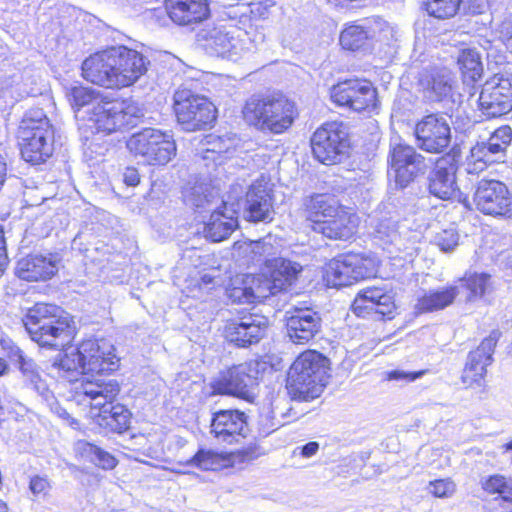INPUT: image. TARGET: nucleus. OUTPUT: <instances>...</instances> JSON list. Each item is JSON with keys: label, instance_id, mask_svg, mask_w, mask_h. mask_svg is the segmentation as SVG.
Here are the masks:
<instances>
[{"label": "nucleus", "instance_id": "obj_31", "mask_svg": "<svg viewBox=\"0 0 512 512\" xmlns=\"http://www.w3.org/2000/svg\"><path fill=\"white\" fill-rule=\"evenodd\" d=\"M223 208L227 211H222L218 206L211 212L209 220L204 222L203 233L204 236L213 241L220 242L232 234L238 226L237 217L234 216V210H227L226 203L221 200Z\"/></svg>", "mask_w": 512, "mask_h": 512}, {"label": "nucleus", "instance_id": "obj_35", "mask_svg": "<svg viewBox=\"0 0 512 512\" xmlns=\"http://www.w3.org/2000/svg\"><path fill=\"white\" fill-rule=\"evenodd\" d=\"M305 206L307 219L313 222L314 226H318L319 223L330 217H335L344 209L336 197L331 194H316L310 197Z\"/></svg>", "mask_w": 512, "mask_h": 512}, {"label": "nucleus", "instance_id": "obj_2", "mask_svg": "<svg viewBox=\"0 0 512 512\" xmlns=\"http://www.w3.org/2000/svg\"><path fill=\"white\" fill-rule=\"evenodd\" d=\"M120 392V386L115 380L89 379L77 387V393L89 400L91 408L99 410V425L116 433H123L130 426L131 413L117 403L113 404Z\"/></svg>", "mask_w": 512, "mask_h": 512}, {"label": "nucleus", "instance_id": "obj_24", "mask_svg": "<svg viewBox=\"0 0 512 512\" xmlns=\"http://www.w3.org/2000/svg\"><path fill=\"white\" fill-rule=\"evenodd\" d=\"M245 218L251 222H267L273 219V198L269 181L258 179L246 194Z\"/></svg>", "mask_w": 512, "mask_h": 512}, {"label": "nucleus", "instance_id": "obj_41", "mask_svg": "<svg viewBox=\"0 0 512 512\" xmlns=\"http://www.w3.org/2000/svg\"><path fill=\"white\" fill-rule=\"evenodd\" d=\"M490 275L486 273H472L465 274L463 278L459 279L461 287H465L468 291L466 300L473 302L481 299L490 289Z\"/></svg>", "mask_w": 512, "mask_h": 512}, {"label": "nucleus", "instance_id": "obj_30", "mask_svg": "<svg viewBox=\"0 0 512 512\" xmlns=\"http://www.w3.org/2000/svg\"><path fill=\"white\" fill-rule=\"evenodd\" d=\"M122 108L117 101H105L104 99L93 108L87 121L90 128L97 132L111 134L125 129V121Z\"/></svg>", "mask_w": 512, "mask_h": 512}, {"label": "nucleus", "instance_id": "obj_34", "mask_svg": "<svg viewBox=\"0 0 512 512\" xmlns=\"http://www.w3.org/2000/svg\"><path fill=\"white\" fill-rule=\"evenodd\" d=\"M460 286L450 285L440 289H430L418 298L415 309L419 313L442 310L452 305L459 295Z\"/></svg>", "mask_w": 512, "mask_h": 512}, {"label": "nucleus", "instance_id": "obj_33", "mask_svg": "<svg viewBox=\"0 0 512 512\" xmlns=\"http://www.w3.org/2000/svg\"><path fill=\"white\" fill-rule=\"evenodd\" d=\"M356 227L355 217L343 209L335 217H330L313 229L330 239L347 240L355 234Z\"/></svg>", "mask_w": 512, "mask_h": 512}, {"label": "nucleus", "instance_id": "obj_18", "mask_svg": "<svg viewBox=\"0 0 512 512\" xmlns=\"http://www.w3.org/2000/svg\"><path fill=\"white\" fill-rule=\"evenodd\" d=\"M419 147L429 153H441L451 141V129L447 118L439 113L426 115L415 128Z\"/></svg>", "mask_w": 512, "mask_h": 512}, {"label": "nucleus", "instance_id": "obj_23", "mask_svg": "<svg viewBox=\"0 0 512 512\" xmlns=\"http://www.w3.org/2000/svg\"><path fill=\"white\" fill-rule=\"evenodd\" d=\"M287 335L295 344H307L321 329V316L311 308H298L288 312Z\"/></svg>", "mask_w": 512, "mask_h": 512}, {"label": "nucleus", "instance_id": "obj_52", "mask_svg": "<svg viewBox=\"0 0 512 512\" xmlns=\"http://www.w3.org/2000/svg\"><path fill=\"white\" fill-rule=\"evenodd\" d=\"M118 105L122 108V115L124 116L125 128L135 125V120L144 116L142 107L135 101H117Z\"/></svg>", "mask_w": 512, "mask_h": 512}, {"label": "nucleus", "instance_id": "obj_39", "mask_svg": "<svg viewBox=\"0 0 512 512\" xmlns=\"http://www.w3.org/2000/svg\"><path fill=\"white\" fill-rule=\"evenodd\" d=\"M240 249H242L244 253L250 254L252 262H264L266 268L269 266L270 261L275 259L274 256L277 254V247L273 245L271 237H265L258 241L244 244Z\"/></svg>", "mask_w": 512, "mask_h": 512}, {"label": "nucleus", "instance_id": "obj_60", "mask_svg": "<svg viewBox=\"0 0 512 512\" xmlns=\"http://www.w3.org/2000/svg\"><path fill=\"white\" fill-rule=\"evenodd\" d=\"M318 450H319V443L312 441V442H309L301 447V455L303 457L309 458V457H312L313 455H315Z\"/></svg>", "mask_w": 512, "mask_h": 512}, {"label": "nucleus", "instance_id": "obj_62", "mask_svg": "<svg viewBox=\"0 0 512 512\" xmlns=\"http://www.w3.org/2000/svg\"><path fill=\"white\" fill-rule=\"evenodd\" d=\"M0 257H7L6 256L5 239H4V231H3V228L1 225H0Z\"/></svg>", "mask_w": 512, "mask_h": 512}, {"label": "nucleus", "instance_id": "obj_4", "mask_svg": "<svg viewBox=\"0 0 512 512\" xmlns=\"http://www.w3.org/2000/svg\"><path fill=\"white\" fill-rule=\"evenodd\" d=\"M328 359L313 350L300 354L291 365L287 389L295 400L309 401L320 396L328 379Z\"/></svg>", "mask_w": 512, "mask_h": 512}, {"label": "nucleus", "instance_id": "obj_54", "mask_svg": "<svg viewBox=\"0 0 512 512\" xmlns=\"http://www.w3.org/2000/svg\"><path fill=\"white\" fill-rule=\"evenodd\" d=\"M242 32L245 33V35L241 36L242 39H245V41L243 42L244 45L250 47L246 48L244 52L257 49L259 45H261L265 41L264 33L258 31L257 29L250 28V30H242Z\"/></svg>", "mask_w": 512, "mask_h": 512}, {"label": "nucleus", "instance_id": "obj_64", "mask_svg": "<svg viewBox=\"0 0 512 512\" xmlns=\"http://www.w3.org/2000/svg\"><path fill=\"white\" fill-rule=\"evenodd\" d=\"M7 371V364L6 362L0 358V376L4 375Z\"/></svg>", "mask_w": 512, "mask_h": 512}, {"label": "nucleus", "instance_id": "obj_15", "mask_svg": "<svg viewBox=\"0 0 512 512\" xmlns=\"http://www.w3.org/2000/svg\"><path fill=\"white\" fill-rule=\"evenodd\" d=\"M457 164L450 155L439 158L429 176L430 193L442 200L467 202V195L460 191L457 181Z\"/></svg>", "mask_w": 512, "mask_h": 512}, {"label": "nucleus", "instance_id": "obj_61", "mask_svg": "<svg viewBox=\"0 0 512 512\" xmlns=\"http://www.w3.org/2000/svg\"><path fill=\"white\" fill-rule=\"evenodd\" d=\"M395 29L388 24H385V28L382 30L383 39L389 41L395 39Z\"/></svg>", "mask_w": 512, "mask_h": 512}, {"label": "nucleus", "instance_id": "obj_44", "mask_svg": "<svg viewBox=\"0 0 512 512\" xmlns=\"http://www.w3.org/2000/svg\"><path fill=\"white\" fill-rule=\"evenodd\" d=\"M247 284L250 285V288L253 291L255 303L261 302L271 295H275L280 292L274 288V282L268 274L259 276L247 275Z\"/></svg>", "mask_w": 512, "mask_h": 512}, {"label": "nucleus", "instance_id": "obj_45", "mask_svg": "<svg viewBox=\"0 0 512 512\" xmlns=\"http://www.w3.org/2000/svg\"><path fill=\"white\" fill-rule=\"evenodd\" d=\"M462 0H423L425 9L429 15L438 19L454 17Z\"/></svg>", "mask_w": 512, "mask_h": 512}, {"label": "nucleus", "instance_id": "obj_57", "mask_svg": "<svg viewBox=\"0 0 512 512\" xmlns=\"http://www.w3.org/2000/svg\"><path fill=\"white\" fill-rule=\"evenodd\" d=\"M29 488L35 496H45L50 490V483L47 478L35 476L30 480Z\"/></svg>", "mask_w": 512, "mask_h": 512}, {"label": "nucleus", "instance_id": "obj_22", "mask_svg": "<svg viewBox=\"0 0 512 512\" xmlns=\"http://www.w3.org/2000/svg\"><path fill=\"white\" fill-rule=\"evenodd\" d=\"M424 96L431 102H460L461 95L456 92L457 81L447 68H434L420 80Z\"/></svg>", "mask_w": 512, "mask_h": 512}, {"label": "nucleus", "instance_id": "obj_7", "mask_svg": "<svg viewBox=\"0 0 512 512\" xmlns=\"http://www.w3.org/2000/svg\"><path fill=\"white\" fill-rule=\"evenodd\" d=\"M174 110L179 124L187 131L211 126L217 117L216 107L208 98L188 89H179L175 92Z\"/></svg>", "mask_w": 512, "mask_h": 512}, {"label": "nucleus", "instance_id": "obj_50", "mask_svg": "<svg viewBox=\"0 0 512 512\" xmlns=\"http://www.w3.org/2000/svg\"><path fill=\"white\" fill-rule=\"evenodd\" d=\"M228 297L235 303L240 304H251L255 303L253 297V291L250 285L247 284V275L242 279V285H233L227 290Z\"/></svg>", "mask_w": 512, "mask_h": 512}, {"label": "nucleus", "instance_id": "obj_43", "mask_svg": "<svg viewBox=\"0 0 512 512\" xmlns=\"http://www.w3.org/2000/svg\"><path fill=\"white\" fill-rule=\"evenodd\" d=\"M368 40V32L363 26L351 24L340 34V44L343 49L356 51L363 47Z\"/></svg>", "mask_w": 512, "mask_h": 512}, {"label": "nucleus", "instance_id": "obj_42", "mask_svg": "<svg viewBox=\"0 0 512 512\" xmlns=\"http://www.w3.org/2000/svg\"><path fill=\"white\" fill-rule=\"evenodd\" d=\"M202 146L205 154L204 159H212L217 161L218 157L214 155H221L223 153H229L236 147V140L230 136H219L210 134L207 135L202 141Z\"/></svg>", "mask_w": 512, "mask_h": 512}, {"label": "nucleus", "instance_id": "obj_32", "mask_svg": "<svg viewBox=\"0 0 512 512\" xmlns=\"http://www.w3.org/2000/svg\"><path fill=\"white\" fill-rule=\"evenodd\" d=\"M183 198L186 205L193 208L197 213L212 211L217 207L219 201L218 191L211 184L203 181H196L185 187Z\"/></svg>", "mask_w": 512, "mask_h": 512}, {"label": "nucleus", "instance_id": "obj_47", "mask_svg": "<svg viewBox=\"0 0 512 512\" xmlns=\"http://www.w3.org/2000/svg\"><path fill=\"white\" fill-rule=\"evenodd\" d=\"M458 64L465 77L473 81L481 77L482 64L479 54L475 50H463L458 57Z\"/></svg>", "mask_w": 512, "mask_h": 512}, {"label": "nucleus", "instance_id": "obj_3", "mask_svg": "<svg viewBox=\"0 0 512 512\" xmlns=\"http://www.w3.org/2000/svg\"><path fill=\"white\" fill-rule=\"evenodd\" d=\"M23 322L31 339L41 346L58 349L71 341V321L56 305L36 303L27 311Z\"/></svg>", "mask_w": 512, "mask_h": 512}, {"label": "nucleus", "instance_id": "obj_16", "mask_svg": "<svg viewBox=\"0 0 512 512\" xmlns=\"http://www.w3.org/2000/svg\"><path fill=\"white\" fill-rule=\"evenodd\" d=\"M115 349L107 340L88 339L78 346L82 361V373L85 375H101L114 371L118 367Z\"/></svg>", "mask_w": 512, "mask_h": 512}, {"label": "nucleus", "instance_id": "obj_14", "mask_svg": "<svg viewBox=\"0 0 512 512\" xmlns=\"http://www.w3.org/2000/svg\"><path fill=\"white\" fill-rule=\"evenodd\" d=\"M474 202L484 214L512 217V194L501 181L481 179L474 193Z\"/></svg>", "mask_w": 512, "mask_h": 512}, {"label": "nucleus", "instance_id": "obj_55", "mask_svg": "<svg viewBox=\"0 0 512 512\" xmlns=\"http://www.w3.org/2000/svg\"><path fill=\"white\" fill-rule=\"evenodd\" d=\"M377 234L380 239L391 244H395L400 239L393 223H380L377 229Z\"/></svg>", "mask_w": 512, "mask_h": 512}, {"label": "nucleus", "instance_id": "obj_56", "mask_svg": "<svg viewBox=\"0 0 512 512\" xmlns=\"http://www.w3.org/2000/svg\"><path fill=\"white\" fill-rule=\"evenodd\" d=\"M498 37L502 43L512 49V18L505 19L497 29Z\"/></svg>", "mask_w": 512, "mask_h": 512}, {"label": "nucleus", "instance_id": "obj_11", "mask_svg": "<svg viewBox=\"0 0 512 512\" xmlns=\"http://www.w3.org/2000/svg\"><path fill=\"white\" fill-rule=\"evenodd\" d=\"M331 98L338 106L356 112L375 111L379 108L377 89L365 79H349L339 82L331 89Z\"/></svg>", "mask_w": 512, "mask_h": 512}, {"label": "nucleus", "instance_id": "obj_25", "mask_svg": "<svg viewBox=\"0 0 512 512\" xmlns=\"http://www.w3.org/2000/svg\"><path fill=\"white\" fill-rule=\"evenodd\" d=\"M267 327L268 320L263 316H244L226 325L225 337L238 347H246L259 342L264 337Z\"/></svg>", "mask_w": 512, "mask_h": 512}, {"label": "nucleus", "instance_id": "obj_21", "mask_svg": "<svg viewBox=\"0 0 512 512\" xmlns=\"http://www.w3.org/2000/svg\"><path fill=\"white\" fill-rule=\"evenodd\" d=\"M211 434L220 442L237 443L248 433L247 416L237 409H223L213 413Z\"/></svg>", "mask_w": 512, "mask_h": 512}, {"label": "nucleus", "instance_id": "obj_9", "mask_svg": "<svg viewBox=\"0 0 512 512\" xmlns=\"http://www.w3.org/2000/svg\"><path fill=\"white\" fill-rule=\"evenodd\" d=\"M379 261L374 255L343 254L328 264L327 276L333 286H350L355 282L375 277Z\"/></svg>", "mask_w": 512, "mask_h": 512}, {"label": "nucleus", "instance_id": "obj_20", "mask_svg": "<svg viewBox=\"0 0 512 512\" xmlns=\"http://www.w3.org/2000/svg\"><path fill=\"white\" fill-rule=\"evenodd\" d=\"M500 336L499 330L491 331L475 350L469 352L461 377L464 384L472 386L480 384L484 379L487 367L493 362V354Z\"/></svg>", "mask_w": 512, "mask_h": 512}, {"label": "nucleus", "instance_id": "obj_17", "mask_svg": "<svg viewBox=\"0 0 512 512\" xmlns=\"http://www.w3.org/2000/svg\"><path fill=\"white\" fill-rule=\"evenodd\" d=\"M260 364L256 361L241 363L230 368L213 385L219 394H230L244 399L252 396V388L260 375Z\"/></svg>", "mask_w": 512, "mask_h": 512}, {"label": "nucleus", "instance_id": "obj_27", "mask_svg": "<svg viewBox=\"0 0 512 512\" xmlns=\"http://www.w3.org/2000/svg\"><path fill=\"white\" fill-rule=\"evenodd\" d=\"M352 307L359 316L367 310L388 319L393 318L396 309L393 296L383 288L377 287L363 290L354 300Z\"/></svg>", "mask_w": 512, "mask_h": 512}, {"label": "nucleus", "instance_id": "obj_51", "mask_svg": "<svg viewBox=\"0 0 512 512\" xmlns=\"http://www.w3.org/2000/svg\"><path fill=\"white\" fill-rule=\"evenodd\" d=\"M428 490L437 498H449L456 492V484L450 478L437 479L429 483Z\"/></svg>", "mask_w": 512, "mask_h": 512}, {"label": "nucleus", "instance_id": "obj_40", "mask_svg": "<svg viewBox=\"0 0 512 512\" xmlns=\"http://www.w3.org/2000/svg\"><path fill=\"white\" fill-rule=\"evenodd\" d=\"M483 490L490 495H497L495 499H501L511 506L512 512V478L495 474L482 480Z\"/></svg>", "mask_w": 512, "mask_h": 512}, {"label": "nucleus", "instance_id": "obj_12", "mask_svg": "<svg viewBox=\"0 0 512 512\" xmlns=\"http://www.w3.org/2000/svg\"><path fill=\"white\" fill-rule=\"evenodd\" d=\"M479 108L490 118L500 117L512 110V77L496 74L487 80L479 95Z\"/></svg>", "mask_w": 512, "mask_h": 512}, {"label": "nucleus", "instance_id": "obj_29", "mask_svg": "<svg viewBox=\"0 0 512 512\" xmlns=\"http://www.w3.org/2000/svg\"><path fill=\"white\" fill-rule=\"evenodd\" d=\"M58 262L57 255L31 254L18 261L16 274L26 281H44L57 272Z\"/></svg>", "mask_w": 512, "mask_h": 512}, {"label": "nucleus", "instance_id": "obj_5", "mask_svg": "<svg viewBox=\"0 0 512 512\" xmlns=\"http://www.w3.org/2000/svg\"><path fill=\"white\" fill-rule=\"evenodd\" d=\"M245 121L261 131L280 134L294 121L295 107L282 94L252 96L243 108Z\"/></svg>", "mask_w": 512, "mask_h": 512}, {"label": "nucleus", "instance_id": "obj_10", "mask_svg": "<svg viewBox=\"0 0 512 512\" xmlns=\"http://www.w3.org/2000/svg\"><path fill=\"white\" fill-rule=\"evenodd\" d=\"M127 148L149 165H165L176 154L172 136L153 128L132 135L127 141Z\"/></svg>", "mask_w": 512, "mask_h": 512}, {"label": "nucleus", "instance_id": "obj_1", "mask_svg": "<svg viewBox=\"0 0 512 512\" xmlns=\"http://www.w3.org/2000/svg\"><path fill=\"white\" fill-rule=\"evenodd\" d=\"M149 60L126 46H113L87 57L81 65L82 76L92 84L105 88L133 85L148 70Z\"/></svg>", "mask_w": 512, "mask_h": 512}, {"label": "nucleus", "instance_id": "obj_6", "mask_svg": "<svg viewBox=\"0 0 512 512\" xmlns=\"http://www.w3.org/2000/svg\"><path fill=\"white\" fill-rule=\"evenodd\" d=\"M21 155L26 162L41 164L53 154L54 130L42 109L26 113L18 132Z\"/></svg>", "mask_w": 512, "mask_h": 512}, {"label": "nucleus", "instance_id": "obj_58", "mask_svg": "<svg viewBox=\"0 0 512 512\" xmlns=\"http://www.w3.org/2000/svg\"><path fill=\"white\" fill-rule=\"evenodd\" d=\"M423 371L420 372H406L403 370H393L387 374V379L391 381L400 382H412L423 375Z\"/></svg>", "mask_w": 512, "mask_h": 512}, {"label": "nucleus", "instance_id": "obj_28", "mask_svg": "<svg viewBox=\"0 0 512 512\" xmlns=\"http://www.w3.org/2000/svg\"><path fill=\"white\" fill-rule=\"evenodd\" d=\"M165 9L171 21L180 26L200 23L210 13L206 0H165Z\"/></svg>", "mask_w": 512, "mask_h": 512}, {"label": "nucleus", "instance_id": "obj_59", "mask_svg": "<svg viewBox=\"0 0 512 512\" xmlns=\"http://www.w3.org/2000/svg\"><path fill=\"white\" fill-rule=\"evenodd\" d=\"M123 181L128 186H136L140 182L138 170L134 167H127L123 173Z\"/></svg>", "mask_w": 512, "mask_h": 512}, {"label": "nucleus", "instance_id": "obj_48", "mask_svg": "<svg viewBox=\"0 0 512 512\" xmlns=\"http://www.w3.org/2000/svg\"><path fill=\"white\" fill-rule=\"evenodd\" d=\"M225 457L213 450L200 449L188 464L198 467L202 470H218L225 466Z\"/></svg>", "mask_w": 512, "mask_h": 512}, {"label": "nucleus", "instance_id": "obj_46", "mask_svg": "<svg viewBox=\"0 0 512 512\" xmlns=\"http://www.w3.org/2000/svg\"><path fill=\"white\" fill-rule=\"evenodd\" d=\"M79 447L84 456L103 469H113L117 464V460L113 455L94 444L82 442L79 443Z\"/></svg>", "mask_w": 512, "mask_h": 512}, {"label": "nucleus", "instance_id": "obj_53", "mask_svg": "<svg viewBox=\"0 0 512 512\" xmlns=\"http://www.w3.org/2000/svg\"><path fill=\"white\" fill-rule=\"evenodd\" d=\"M459 236L454 230H444L436 237L439 248L444 252H450L458 245Z\"/></svg>", "mask_w": 512, "mask_h": 512}, {"label": "nucleus", "instance_id": "obj_8", "mask_svg": "<svg viewBox=\"0 0 512 512\" xmlns=\"http://www.w3.org/2000/svg\"><path fill=\"white\" fill-rule=\"evenodd\" d=\"M311 147L315 158L325 164L341 162L349 155L350 140L345 124L328 122L319 127L311 137Z\"/></svg>", "mask_w": 512, "mask_h": 512}, {"label": "nucleus", "instance_id": "obj_13", "mask_svg": "<svg viewBox=\"0 0 512 512\" xmlns=\"http://www.w3.org/2000/svg\"><path fill=\"white\" fill-rule=\"evenodd\" d=\"M245 35L241 29L221 25L202 31L200 37L204 40V48L211 55L236 61L248 46L244 45Z\"/></svg>", "mask_w": 512, "mask_h": 512}, {"label": "nucleus", "instance_id": "obj_49", "mask_svg": "<svg viewBox=\"0 0 512 512\" xmlns=\"http://www.w3.org/2000/svg\"><path fill=\"white\" fill-rule=\"evenodd\" d=\"M54 366L66 372L80 371L82 373V361L80 360L78 347H67L63 353L59 354V358L55 360Z\"/></svg>", "mask_w": 512, "mask_h": 512}, {"label": "nucleus", "instance_id": "obj_26", "mask_svg": "<svg viewBox=\"0 0 512 512\" xmlns=\"http://www.w3.org/2000/svg\"><path fill=\"white\" fill-rule=\"evenodd\" d=\"M512 141V129L509 126H501L496 129L487 142H481L471 149L472 158L476 159L474 166L479 168L488 162H496L504 159L506 150Z\"/></svg>", "mask_w": 512, "mask_h": 512}, {"label": "nucleus", "instance_id": "obj_38", "mask_svg": "<svg viewBox=\"0 0 512 512\" xmlns=\"http://www.w3.org/2000/svg\"><path fill=\"white\" fill-rule=\"evenodd\" d=\"M18 364L24 384L39 395L45 396L48 393V387L41 377L37 364L32 359L25 358L22 354L18 356Z\"/></svg>", "mask_w": 512, "mask_h": 512}, {"label": "nucleus", "instance_id": "obj_19", "mask_svg": "<svg viewBox=\"0 0 512 512\" xmlns=\"http://www.w3.org/2000/svg\"><path fill=\"white\" fill-rule=\"evenodd\" d=\"M424 168L425 158L414 147L402 143L392 147L389 175L394 177L397 186L405 188Z\"/></svg>", "mask_w": 512, "mask_h": 512}, {"label": "nucleus", "instance_id": "obj_63", "mask_svg": "<svg viewBox=\"0 0 512 512\" xmlns=\"http://www.w3.org/2000/svg\"><path fill=\"white\" fill-rule=\"evenodd\" d=\"M7 264V257H0V276L4 273Z\"/></svg>", "mask_w": 512, "mask_h": 512}, {"label": "nucleus", "instance_id": "obj_36", "mask_svg": "<svg viewBox=\"0 0 512 512\" xmlns=\"http://www.w3.org/2000/svg\"><path fill=\"white\" fill-rule=\"evenodd\" d=\"M276 290L285 291L297 280L302 266L285 258H275L266 268Z\"/></svg>", "mask_w": 512, "mask_h": 512}, {"label": "nucleus", "instance_id": "obj_37", "mask_svg": "<svg viewBox=\"0 0 512 512\" xmlns=\"http://www.w3.org/2000/svg\"><path fill=\"white\" fill-rule=\"evenodd\" d=\"M68 100L77 118L88 119L92 110L104 98L93 89L83 86H72L67 92Z\"/></svg>", "mask_w": 512, "mask_h": 512}]
</instances>
